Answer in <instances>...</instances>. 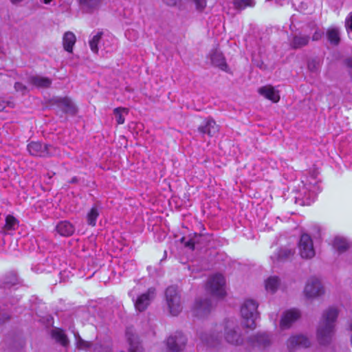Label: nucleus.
<instances>
[{
  "label": "nucleus",
  "instance_id": "0eeeda50",
  "mask_svg": "<svg viewBox=\"0 0 352 352\" xmlns=\"http://www.w3.org/2000/svg\"><path fill=\"white\" fill-rule=\"evenodd\" d=\"M298 248L300 256L304 259H311L316 255L312 239L307 234L300 236Z\"/></svg>",
  "mask_w": 352,
  "mask_h": 352
},
{
  "label": "nucleus",
  "instance_id": "de8ad7c7",
  "mask_svg": "<svg viewBox=\"0 0 352 352\" xmlns=\"http://www.w3.org/2000/svg\"><path fill=\"white\" fill-rule=\"evenodd\" d=\"M77 180H78V179H77V178H76V177H74V178H72V180H71V182H71V183H75V182H77Z\"/></svg>",
  "mask_w": 352,
  "mask_h": 352
},
{
  "label": "nucleus",
  "instance_id": "f704fd0d",
  "mask_svg": "<svg viewBox=\"0 0 352 352\" xmlns=\"http://www.w3.org/2000/svg\"><path fill=\"white\" fill-rule=\"evenodd\" d=\"M320 61L318 59H311L307 64L308 69L313 73H317L320 68Z\"/></svg>",
  "mask_w": 352,
  "mask_h": 352
},
{
  "label": "nucleus",
  "instance_id": "a19ab883",
  "mask_svg": "<svg viewBox=\"0 0 352 352\" xmlns=\"http://www.w3.org/2000/svg\"><path fill=\"white\" fill-rule=\"evenodd\" d=\"M14 89L16 91H21L22 94H25L27 91V88L21 82H16L14 85Z\"/></svg>",
  "mask_w": 352,
  "mask_h": 352
},
{
  "label": "nucleus",
  "instance_id": "a18cd8bd",
  "mask_svg": "<svg viewBox=\"0 0 352 352\" xmlns=\"http://www.w3.org/2000/svg\"><path fill=\"white\" fill-rule=\"evenodd\" d=\"M10 1L13 4H17V3H19L22 2V1H23L24 0H10Z\"/></svg>",
  "mask_w": 352,
  "mask_h": 352
},
{
  "label": "nucleus",
  "instance_id": "f03ea898",
  "mask_svg": "<svg viewBox=\"0 0 352 352\" xmlns=\"http://www.w3.org/2000/svg\"><path fill=\"white\" fill-rule=\"evenodd\" d=\"M338 316V311L334 307H330L324 312L317 329V337L321 344H325L331 340Z\"/></svg>",
  "mask_w": 352,
  "mask_h": 352
},
{
  "label": "nucleus",
  "instance_id": "1a4fd4ad",
  "mask_svg": "<svg viewBox=\"0 0 352 352\" xmlns=\"http://www.w3.org/2000/svg\"><path fill=\"white\" fill-rule=\"evenodd\" d=\"M304 294L309 298H318L324 294V288L318 278L311 277L305 285Z\"/></svg>",
  "mask_w": 352,
  "mask_h": 352
},
{
  "label": "nucleus",
  "instance_id": "412c9836",
  "mask_svg": "<svg viewBox=\"0 0 352 352\" xmlns=\"http://www.w3.org/2000/svg\"><path fill=\"white\" fill-rule=\"evenodd\" d=\"M294 254V251L288 249L283 248L279 250L274 256H272V259L274 262H283L290 258Z\"/></svg>",
  "mask_w": 352,
  "mask_h": 352
},
{
  "label": "nucleus",
  "instance_id": "423d86ee",
  "mask_svg": "<svg viewBox=\"0 0 352 352\" xmlns=\"http://www.w3.org/2000/svg\"><path fill=\"white\" fill-rule=\"evenodd\" d=\"M28 151L31 155L36 157H51L58 154V151L52 145L42 144L38 142H32L28 145Z\"/></svg>",
  "mask_w": 352,
  "mask_h": 352
},
{
  "label": "nucleus",
  "instance_id": "2f4dec72",
  "mask_svg": "<svg viewBox=\"0 0 352 352\" xmlns=\"http://www.w3.org/2000/svg\"><path fill=\"white\" fill-rule=\"evenodd\" d=\"M129 110L124 107H118L113 110V113L116 118V122L118 124H122L124 122V118L122 114H128Z\"/></svg>",
  "mask_w": 352,
  "mask_h": 352
},
{
  "label": "nucleus",
  "instance_id": "f257e3e1",
  "mask_svg": "<svg viewBox=\"0 0 352 352\" xmlns=\"http://www.w3.org/2000/svg\"><path fill=\"white\" fill-rule=\"evenodd\" d=\"M223 331L225 340L228 344L234 346L243 344L244 339L239 331V328L232 322L216 325L209 334L201 333L200 339L208 346L216 347L221 344Z\"/></svg>",
  "mask_w": 352,
  "mask_h": 352
},
{
  "label": "nucleus",
  "instance_id": "39448f33",
  "mask_svg": "<svg viewBox=\"0 0 352 352\" xmlns=\"http://www.w3.org/2000/svg\"><path fill=\"white\" fill-rule=\"evenodd\" d=\"M226 280L221 274L211 276L206 283V288L212 296L222 298L226 295Z\"/></svg>",
  "mask_w": 352,
  "mask_h": 352
},
{
  "label": "nucleus",
  "instance_id": "4be33fe9",
  "mask_svg": "<svg viewBox=\"0 0 352 352\" xmlns=\"http://www.w3.org/2000/svg\"><path fill=\"white\" fill-rule=\"evenodd\" d=\"M76 38L75 34L70 31L66 32L63 38V44L64 49L68 52H72L73 46L76 43Z\"/></svg>",
  "mask_w": 352,
  "mask_h": 352
},
{
  "label": "nucleus",
  "instance_id": "6ab92c4d",
  "mask_svg": "<svg viewBox=\"0 0 352 352\" xmlns=\"http://www.w3.org/2000/svg\"><path fill=\"white\" fill-rule=\"evenodd\" d=\"M310 38L307 35L302 34H295L289 41L290 47L293 49H300L307 46L309 43Z\"/></svg>",
  "mask_w": 352,
  "mask_h": 352
},
{
  "label": "nucleus",
  "instance_id": "bb28decb",
  "mask_svg": "<svg viewBox=\"0 0 352 352\" xmlns=\"http://www.w3.org/2000/svg\"><path fill=\"white\" fill-rule=\"evenodd\" d=\"M333 245L335 249H336L339 252L342 253L349 248L350 243L346 239L342 236H336L334 239Z\"/></svg>",
  "mask_w": 352,
  "mask_h": 352
},
{
  "label": "nucleus",
  "instance_id": "20e7f679",
  "mask_svg": "<svg viewBox=\"0 0 352 352\" xmlns=\"http://www.w3.org/2000/svg\"><path fill=\"white\" fill-rule=\"evenodd\" d=\"M167 307L172 316H177L182 310L181 295L175 286L168 287L165 292Z\"/></svg>",
  "mask_w": 352,
  "mask_h": 352
},
{
  "label": "nucleus",
  "instance_id": "7c9ffc66",
  "mask_svg": "<svg viewBox=\"0 0 352 352\" xmlns=\"http://www.w3.org/2000/svg\"><path fill=\"white\" fill-rule=\"evenodd\" d=\"M126 336L130 344L129 352H142L136 338L131 336L129 331L126 332Z\"/></svg>",
  "mask_w": 352,
  "mask_h": 352
},
{
  "label": "nucleus",
  "instance_id": "a878e982",
  "mask_svg": "<svg viewBox=\"0 0 352 352\" xmlns=\"http://www.w3.org/2000/svg\"><path fill=\"white\" fill-rule=\"evenodd\" d=\"M60 106L64 111L70 114H75L77 109L73 102L68 98H61L59 101Z\"/></svg>",
  "mask_w": 352,
  "mask_h": 352
},
{
  "label": "nucleus",
  "instance_id": "9b49d317",
  "mask_svg": "<svg viewBox=\"0 0 352 352\" xmlns=\"http://www.w3.org/2000/svg\"><path fill=\"white\" fill-rule=\"evenodd\" d=\"M310 345L309 338L304 335L292 336L287 341V347L289 351H294L299 348H307Z\"/></svg>",
  "mask_w": 352,
  "mask_h": 352
},
{
  "label": "nucleus",
  "instance_id": "6e6552de",
  "mask_svg": "<svg viewBox=\"0 0 352 352\" xmlns=\"http://www.w3.org/2000/svg\"><path fill=\"white\" fill-rule=\"evenodd\" d=\"M156 296V291L153 287L147 289L146 292L137 296L133 300L136 311L139 312L144 311Z\"/></svg>",
  "mask_w": 352,
  "mask_h": 352
},
{
  "label": "nucleus",
  "instance_id": "dca6fc26",
  "mask_svg": "<svg viewBox=\"0 0 352 352\" xmlns=\"http://www.w3.org/2000/svg\"><path fill=\"white\" fill-rule=\"evenodd\" d=\"M210 58L213 65L223 71H227L228 65L221 52L217 49L213 50L210 54Z\"/></svg>",
  "mask_w": 352,
  "mask_h": 352
},
{
  "label": "nucleus",
  "instance_id": "79ce46f5",
  "mask_svg": "<svg viewBox=\"0 0 352 352\" xmlns=\"http://www.w3.org/2000/svg\"><path fill=\"white\" fill-rule=\"evenodd\" d=\"M16 283V276L15 274H11V279L10 280H6V283L7 285H14Z\"/></svg>",
  "mask_w": 352,
  "mask_h": 352
},
{
  "label": "nucleus",
  "instance_id": "c03bdc74",
  "mask_svg": "<svg viewBox=\"0 0 352 352\" xmlns=\"http://www.w3.org/2000/svg\"><path fill=\"white\" fill-rule=\"evenodd\" d=\"M346 64L349 68V74L352 78V58L346 60Z\"/></svg>",
  "mask_w": 352,
  "mask_h": 352
},
{
  "label": "nucleus",
  "instance_id": "e433bc0d",
  "mask_svg": "<svg viewBox=\"0 0 352 352\" xmlns=\"http://www.w3.org/2000/svg\"><path fill=\"white\" fill-rule=\"evenodd\" d=\"M76 347L79 349H87L90 348L91 343L83 340L79 335H76Z\"/></svg>",
  "mask_w": 352,
  "mask_h": 352
},
{
  "label": "nucleus",
  "instance_id": "72a5a7b5",
  "mask_svg": "<svg viewBox=\"0 0 352 352\" xmlns=\"http://www.w3.org/2000/svg\"><path fill=\"white\" fill-rule=\"evenodd\" d=\"M18 224L17 220L12 215H8L6 219L5 228L7 230H15Z\"/></svg>",
  "mask_w": 352,
  "mask_h": 352
},
{
  "label": "nucleus",
  "instance_id": "c756f323",
  "mask_svg": "<svg viewBox=\"0 0 352 352\" xmlns=\"http://www.w3.org/2000/svg\"><path fill=\"white\" fill-rule=\"evenodd\" d=\"M233 4L236 9L241 10L247 7H253L255 2L254 0H233Z\"/></svg>",
  "mask_w": 352,
  "mask_h": 352
},
{
  "label": "nucleus",
  "instance_id": "f3484780",
  "mask_svg": "<svg viewBox=\"0 0 352 352\" xmlns=\"http://www.w3.org/2000/svg\"><path fill=\"white\" fill-rule=\"evenodd\" d=\"M258 92L259 94L272 101L273 102H277L280 100L278 91L275 90L274 87L271 85H266L260 87L258 90Z\"/></svg>",
  "mask_w": 352,
  "mask_h": 352
},
{
  "label": "nucleus",
  "instance_id": "09e8293b",
  "mask_svg": "<svg viewBox=\"0 0 352 352\" xmlns=\"http://www.w3.org/2000/svg\"><path fill=\"white\" fill-rule=\"evenodd\" d=\"M94 350H95V351H96V352H100V351H99V349H98V346H96V347L94 348Z\"/></svg>",
  "mask_w": 352,
  "mask_h": 352
},
{
  "label": "nucleus",
  "instance_id": "f8f14e48",
  "mask_svg": "<svg viewBox=\"0 0 352 352\" xmlns=\"http://www.w3.org/2000/svg\"><path fill=\"white\" fill-rule=\"evenodd\" d=\"M186 340V338L184 334L176 333L174 336H171L168 338L167 346L172 352H179L185 348Z\"/></svg>",
  "mask_w": 352,
  "mask_h": 352
},
{
  "label": "nucleus",
  "instance_id": "a211bd4d",
  "mask_svg": "<svg viewBox=\"0 0 352 352\" xmlns=\"http://www.w3.org/2000/svg\"><path fill=\"white\" fill-rule=\"evenodd\" d=\"M253 346L265 348L271 343L270 339L265 334H256L251 336L248 340Z\"/></svg>",
  "mask_w": 352,
  "mask_h": 352
},
{
  "label": "nucleus",
  "instance_id": "473e14b6",
  "mask_svg": "<svg viewBox=\"0 0 352 352\" xmlns=\"http://www.w3.org/2000/svg\"><path fill=\"white\" fill-rule=\"evenodd\" d=\"M102 36V33L98 32L96 35L93 36V38L89 41V46L91 51L94 53H98V45L100 42V40Z\"/></svg>",
  "mask_w": 352,
  "mask_h": 352
},
{
  "label": "nucleus",
  "instance_id": "c9c22d12",
  "mask_svg": "<svg viewBox=\"0 0 352 352\" xmlns=\"http://www.w3.org/2000/svg\"><path fill=\"white\" fill-rule=\"evenodd\" d=\"M311 30L314 31L311 39L313 41H318L322 38L324 35V32L317 27L316 25H313Z\"/></svg>",
  "mask_w": 352,
  "mask_h": 352
},
{
  "label": "nucleus",
  "instance_id": "37998d69",
  "mask_svg": "<svg viewBox=\"0 0 352 352\" xmlns=\"http://www.w3.org/2000/svg\"><path fill=\"white\" fill-rule=\"evenodd\" d=\"M163 1L169 6H174L177 3V0H163Z\"/></svg>",
  "mask_w": 352,
  "mask_h": 352
},
{
  "label": "nucleus",
  "instance_id": "7ed1b4c3",
  "mask_svg": "<svg viewBox=\"0 0 352 352\" xmlns=\"http://www.w3.org/2000/svg\"><path fill=\"white\" fill-rule=\"evenodd\" d=\"M258 306V303L252 299L246 300L241 305V314L245 328L255 329L256 320L259 315L257 311Z\"/></svg>",
  "mask_w": 352,
  "mask_h": 352
},
{
  "label": "nucleus",
  "instance_id": "ea45409f",
  "mask_svg": "<svg viewBox=\"0 0 352 352\" xmlns=\"http://www.w3.org/2000/svg\"><path fill=\"white\" fill-rule=\"evenodd\" d=\"M345 26L348 32H352V12L346 19Z\"/></svg>",
  "mask_w": 352,
  "mask_h": 352
},
{
  "label": "nucleus",
  "instance_id": "4468645a",
  "mask_svg": "<svg viewBox=\"0 0 352 352\" xmlns=\"http://www.w3.org/2000/svg\"><path fill=\"white\" fill-rule=\"evenodd\" d=\"M300 316V314L297 309L287 311L281 318L280 323V328L284 329L290 327L292 324L296 321Z\"/></svg>",
  "mask_w": 352,
  "mask_h": 352
},
{
  "label": "nucleus",
  "instance_id": "393cba45",
  "mask_svg": "<svg viewBox=\"0 0 352 352\" xmlns=\"http://www.w3.org/2000/svg\"><path fill=\"white\" fill-rule=\"evenodd\" d=\"M100 212V208L98 205H94L87 214V223L89 226H95L96 224V219Z\"/></svg>",
  "mask_w": 352,
  "mask_h": 352
},
{
  "label": "nucleus",
  "instance_id": "cd10ccee",
  "mask_svg": "<svg viewBox=\"0 0 352 352\" xmlns=\"http://www.w3.org/2000/svg\"><path fill=\"white\" fill-rule=\"evenodd\" d=\"M280 285V280L277 276H270L265 280V289L267 292L274 294Z\"/></svg>",
  "mask_w": 352,
  "mask_h": 352
},
{
  "label": "nucleus",
  "instance_id": "9d476101",
  "mask_svg": "<svg viewBox=\"0 0 352 352\" xmlns=\"http://www.w3.org/2000/svg\"><path fill=\"white\" fill-rule=\"evenodd\" d=\"M213 308V305L208 297L198 298L196 299L192 312L195 316L197 318H204L207 316Z\"/></svg>",
  "mask_w": 352,
  "mask_h": 352
},
{
  "label": "nucleus",
  "instance_id": "4c0bfd02",
  "mask_svg": "<svg viewBox=\"0 0 352 352\" xmlns=\"http://www.w3.org/2000/svg\"><path fill=\"white\" fill-rule=\"evenodd\" d=\"M199 237V236L195 235L193 238H192V239H189L188 241H186V238L185 237H182L181 239V242L182 243H184L185 247L189 248L191 250H194L195 245L196 243H197V241H198L197 239Z\"/></svg>",
  "mask_w": 352,
  "mask_h": 352
},
{
  "label": "nucleus",
  "instance_id": "ddd939ff",
  "mask_svg": "<svg viewBox=\"0 0 352 352\" xmlns=\"http://www.w3.org/2000/svg\"><path fill=\"white\" fill-rule=\"evenodd\" d=\"M219 126L212 118H206L204 124L200 125L197 130L202 134H207L210 137L216 136L219 132Z\"/></svg>",
  "mask_w": 352,
  "mask_h": 352
},
{
  "label": "nucleus",
  "instance_id": "c85d7f7f",
  "mask_svg": "<svg viewBox=\"0 0 352 352\" xmlns=\"http://www.w3.org/2000/svg\"><path fill=\"white\" fill-rule=\"evenodd\" d=\"M53 338L61 345L66 346L69 344V340L63 330L59 329H54L52 332Z\"/></svg>",
  "mask_w": 352,
  "mask_h": 352
},
{
  "label": "nucleus",
  "instance_id": "2eb2a0df",
  "mask_svg": "<svg viewBox=\"0 0 352 352\" xmlns=\"http://www.w3.org/2000/svg\"><path fill=\"white\" fill-rule=\"evenodd\" d=\"M80 9L85 13H92L102 5L103 0H76Z\"/></svg>",
  "mask_w": 352,
  "mask_h": 352
},
{
  "label": "nucleus",
  "instance_id": "b1692460",
  "mask_svg": "<svg viewBox=\"0 0 352 352\" xmlns=\"http://www.w3.org/2000/svg\"><path fill=\"white\" fill-rule=\"evenodd\" d=\"M328 41L333 45H338L340 41V32L338 28H329L326 32Z\"/></svg>",
  "mask_w": 352,
  "mask_h": 352
},
{
  "label": "nucleus",
  "instance_id": "aec40b11",
  "mask_svg": "<svg viewBox=\"0 0 352 352\" xmlns=\"http://www.w3.org/2000/svg\"><path fill=\"white\" fill-rule=\"evenodd\" d=\"M74 226L67 221H60L56 226V231L63 236H69L74 234Z\"/></svg>",
  "mask_w": 352,
  "mask_h": 352
},
{
  "label": "nucleus",
  "instance_id": "49530a36",
  "mask_svg": "<svg viewBox=\"0 0 352 352\" xmlns=\"http://www.w3.org/2000/svg\"><path fill=\"white\" fill-rule=\"evenodd\" d=\"M53 0H42V1L45 3V4H49Z\"/></svg>",
  "mask_w": 352,
  "mask_h": 352
},
{
  "label": "nucleus",
  "instance_id": "5701e85b",
  "mask_svg": "<svg viewBox=\"0 0 352 352\" xmlns=\"http://www.w3.org/2000/svg\"><path fill=\"white\" fill-rule=\"evenodd\" d=\"M29 82L38 88H47L52 84V80L47 78L39 76H31Z\"/></svg>",
  "mask_w": 352,
  "mask_h": 352
},
{
  "label": "nucleus",
  "instance_id": "58836bf2",
  "mask_svg": "<svg viewBox=\"0 0 352 352\" xmlns=\"http://www.w3.org/2000/svg\"><path fill=\"white\" fill-rule=\"evenodd\" d=\"M14 107V103L12 101H5L0 98V111H3L6 107Z\"/></svg>",
  "mask_w": 352,
  "mask_h": 352
}]
</instances>
